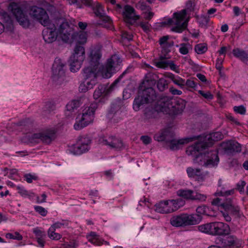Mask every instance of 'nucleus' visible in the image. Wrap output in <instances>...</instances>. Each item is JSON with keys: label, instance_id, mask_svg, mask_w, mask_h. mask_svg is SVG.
<instances>
[{"label": "nucleus", "instance_id": "37998d69", "mask_svg": "<svg viewBox=\"0 0 248 248\" xmlns=\"http://www.w3.org/2000/svg\"><path fill=\"white\" fill-rule=\"evenodd\" d=\"M93 10L96 16H102L103 10L101 5L100 3L97 2L94 4Z\"/></svg>", "mask_w": 248, "mask_h": 248}, {"label": "nucleus", "instance_id": "49530a36", "mask_svg": "<svg viewBox=\"0 0 248 248\" xmlns=\"http://www.w3.org/2000/svg\"><path fill=\"white\" fill-rule=\"evenodd\" d=\"M207 209H208V208L205 205L199 206L198 207H197V208L196 209V212L197 213V215H199L200 216V217H201V215L207 214ZM201 218L202 219V218Z\"/></svg>", "mask_w": 248, "mask_h": 248}, {"label": "nucleus", "instance_id": "dca6fc26", "mask_svg": "<svg viewBox=\"0 0 248 248\" xmlns=\"http://www.w3.org/2000/svg\"><path fill=\"white\" fill-rule=\"evenodd\" d=\"M74 32L67 23H63L58 29V38L64 43L71 44L73 42Z\"/></svg>", "mask_w": 248, "mask_h": 248}, {"label": "nucleus", "instance_id": "6e6d98bb", "mask_svg": "<svg viewBox=\"0 0 248 248\" xmlns=\"http://www.w3.org/2000/svg\"><path fill=\"white\" fill-rule=\"evenodd\" d=\"M140 139L143 143L146 145L150 143L152 140L151 138L148 136H141Z\"/></svg>", "mask_w": 248, "mask_h": 248}, {"label": "nucleus", "instance_id": "9d476101", "mask_svg": "<svg viewBox=\"0 0 248 248\" xmlns=\"http://www.w3.org/2000/svg\"><path fill=\"white\" fill-rule=\"evenodd\" d=\"M185 202L181 199L163 200L155 205V210L161 214H170L183 206Z\"/></svg>", "mask_w": 248, "mask_h": 248}, {"label": "nucleus", "instance_id": "412c9836", "mask_svg": "<svg viewBox=\"0 0 248 248\" xmlns=\"http://www.w3.org/2000/svg\"><path fill=\"white\" fill-rule=\"evenodd\" d=\"M186 172L189 177L199 182L205 181L209 176L207 172H202L200 169L192 167L187 168Z\"/></svg>", "mask_w": 248, "mask_h": 248}, {"label": "nucleus", "instance_id": "69168bd1", "mask_svg": "<svg viewBox=\"0 0 248 248\" xmlns=\"http://www.w3.org/2000/svg\"><path fill=\"white\" fill-rule=\"evenodd\" d=\"M227 50V47L226 46H222L220 48V49L218 51V53L219 55H225Z\"/></svg>", "mask_w": 248, "mask_h": 248}, {"label": "nucleus", "instance_id": "5701e85b", "mask_svg": "<svg viewBox=\"0 0 248 248\" xmlns=\"http://www.w3.org/2000/svg\"><path fill=\"white\" fill-rule=\"evenodd\" d=\"M224 246L225 247H241L244 242L242 240L239 239L234 236L233 235H229L226 236L223 239Z\"/></svg>", "mask_w": 248, "mask_h": 248}, {"label": "nucleus", "instance_id": "5fc2aeb1", "mask_svg": "<svg viewBox=\"0 0 248 248\" xmlns=\"http://www.w3.org/2000/svg\"><path fill=\"white\" fill-rule=\"evenodd\" d=\"M154 139H155V140H157L158 141L163 140L165 139V136L163 132H161L155 134L154 136Z\"/></svg>", "mask_w": 248, "mask_h": 248}, {"label": "nucleus", "instance_id": "4c0bfd02", "mask_svg": "<svg viewBox=\"0 0 248 248\" xmlns=\"http://www.w3.org/2000/svg\"><path fill=\"white\" fill-rule=\"evenodd\" d=\"M177 47H179V52L183 55L187 54L189 50L191 49V47L189 44H180L179 45L177 46Z\"/></svg>", "mask_w": 248, "mask_h": 248}, {"label": "nucleus", "instance_id": "2f4dec72", "mask_svg": "<svg viewBox=\"0 0 248 248\" xmlns=\"http://www.w3.org/2000/svg\"><path fill=\"white\" fill-rule=\"evenodd\" d=\"M194 191L190 189H180L177 191V195L185 199L192 200Z\"/></svg>", "mask_w": 248, "mask_h": 248}, {"label": "nucleus", "instance_id": "c03bdc74", "mask_svg": "<svg viewBox=\"0 0 248 248\" xmlns=\"http://www.w3.org/2000/svg\"><path fill=\"white\" fill-rule=\"evenodd\" d=\"M206 198L207 197L206 195L198 193L196 191H194L192 200H198L199 201L203 202L206 200Z\"/></svg>", "mask_w": 248, "mask_h": 248}, {"label": "nucleus", "instance_id": "423d86ee", "mask_svg": "<svg viewBox=\"0 0 248 248\" xmlns=\"http://www.w3.org/2000/svg\"><path fill=\"white\" fill-rule=\"evenodd\" d=\"M30 14L38 20L42 25L47 26L43 31V36L45 41L47 43L54 42L58 37V31H57L53 24H49L48 16L46 12L42 8L36 6L31 8Z\"/></svg>", "mask_w": 248, "mask_h": 248}, {"label": "nucleus", "instance_id": "e433bc0d", "mask_svg": "<svg viewBox=\"0 0 248 248\" xmlns=\"http://www.w3.org/2000/svg\"><path fill=\"white\" fill-rule=\"evenodd\" d=\"M55 230L50 227L47 231L48 236L52 240H58L61 238L62 235L60 233L55 232Z\"/></svg>", "mask_w": 248, "mask_h": 248}, {"label": "nucleus", "instance_id": "0e129e2a", "mask_svg": "<svg viewBox=\"0 0 248 248\" xmlns=\"http://www.w3.org/2000/svg\"><path fill=\"white\" fill-rule=\"evenodd\" d=\"M46 196L45 194L43 193L41 195L40 197H38L37 201L38 202L42 203L46 202Z\"/></svg>", "mask_w": 248, "mask_h": 248}, {"label": "nucleus", "instance_id": "09e8293b", "mask_svg": "<svg viewBox=\"0 0 248 248\" xmlns=\"http://www.w3.org/2000/svg\"><path fill=\"white\" fill-rule=\"evenodd\" d=\"M24 177L26 181L29 183L37 179V176L35 174H26L24 175Z\"/></svg>", "mask_w": 248, "mask_h": 248}, {"label": "nucleus", "instance_id": "6e6552de", "mask_svg": "<svg viewBox=\"0 0 248 248\" xmlns=\"http://www.w3.org/2000/svg\"><path fill=\"white\" fill-rule=\"evenodd\" d=\"M8 9L12 15L4 11H0V20L3 23L0 22V34L5 30L7 31L12 32L14 29V21L16 19V2L12 1L10 3Z\"/></svg>", "mask_w": 248, "mask_h": 248}, {"label": "nucleus", "instance_id": "473e14b6", "mask_svg": "<svg viewBox=\"0 0 248 248\" xmlns=\"http://www.w3.org/2000/svg\"><path fill=\"white\" fill-rule=\"evenodd\" d=\"M16 190L22 197L32 199L34 197V194L31 191H27L24 187L20 186H16Z\"/></svg>", "mask_w": 248, "mask_h": 248}, {"label": "nucleus", "instance_id": "ddd939ff", "mask_svg": "<svg viewBox=\"0 0 248 248\" xmlns=\"http://www.w3.org/2000/svg\"><path fill=\"white\" fill-rule=\"evenodd\" d=\"M119 80H116L110 86L106 85H99L95 90L93 93V97L95 100L99 102H104L108 95L113 92L116 88V85Z\"/></svg>", "mask_w": 248, "mask_h": 248}, {"label": "nucleus", "instance_id": "39448f33", "mask_svg": "<svg viewBox=\"0 0 248 248\" xmlns=\"http://www.w3.org/2000/svg\"><path fill=\"white\" fill-rule=\"evenodd\" d=\"M234 192V189L226 190L225 188L221 187L220 190H218L215 193V195L221 196L222 198H216L212 202V205L218 207L224 219L227 221L231 220V215H237L239 212V208L233 205L230 199H227L225 202H224V197L232 195Z\"/></svg>", "mask_w": 248, "mask_h": 248}, {"label": "nucleus", "instance_id": "4d7b16f0", "mask_svg": "<svg viewBox=\"0 0 248 248\" xmlns=\"http://www.w3.org/2000/svg\"><path fill=\"white\" fill-rule=\"evenodd\" d=\"M122 38L123 39H126L128 41L132 40L133 35L127 32H124L122 35Z\"/></svg>", "mask_w": 248, "mask_h": 248}, {"label": "nucleus", "instance_id": "603ef678", "mask_svg": "<svg viewBox=\"0 0 248 248\" xmlns=\"http://www.w3.org/2000/svg\"><path fill=\"white\" fill-rule=\"evenodd\" d=\"M199 93L201 94L204 98L208 100H212L213 98V95L209 92H204L201 90L198 91Z\"/></svg>", "mask_w": 248, "mask_h": 248}, {"label": "nucleus", "instance_id": "8fccbe9b", "mask_svg": "<svg viewBox=\"0 0 248 248\" xmlns=\"http://www.w3.org/2000/svg\"><path fill=\"white\" fill-rule=\"evenodd\" d=\"M35 210L43 216H46L47 214V211L43 207L40 206H34Z\"/></svg>", "mask_w": 248, "mask_h": 248}, {"label": "nucleus", "instance_id": "7ed1b4c3", "mask_svg": "<svg viewBox=\"0 0 248 248\" xmlns=\"http://www.w3.org/2000/svg\"><path fill=\"white\" fill-rule=\"evenodd\" d=\"M195 10V3L191 1H189L186 3L185 9L174 13L172 18H168L160 24L162 26H170L172 31L181 33L186 27L189 19L190 13Z\"/></svg>", "mask_w": 248, "mask_h": 248}, {"label": "nucleus", "instance_id": "3c124183", "mask_svg": "<svg viewBox=\"0 0 248 248\" xmlns=\"http://www.w3.org/2000/svg\"><path fill=\"white\" fill-rule=\"evenodd\" d=\"M55 109V107L51 103H47L44 108L45 114L50 113Z\"/></svg>", "mask_w": 248, "mask_h": 248}, {"label": "nucleus", "instance_id": "774afa93", "mask_svg": "<svg viewBox=\"0 0 248 248\" xmlns=\"http://www.w3.org/2000/svg\"><path fill=\"white\" fill-rule=\"evenodd\" d=\"M148 76H146L145 79H144V80L143 82V84L145 85L146 82H147V83L149 82V84H150V85L154 84L155 83V80L148 79Z\"/></svg>", "mask_w": 248, "mask_h": 248}, {"label": "nucleus", "instance_id": "052dcab7", "mask_svg": "<svg viewBox=\"0 0 248 248\" xmlns=\"http://www.w3.org/2000/svg\"><path fill=\"white\" fill-rule=\"evenodd\" d=\"M223 62V59L221 58H217L216 64V66L217 69L220 70L222 68V63Z\"/></svg>", "mask_w": 248, "mask_h": 248}, {"label": "nucleus", "instance_id": "4468645a", "mask_svg": "<svg viewBox=\"0 0 248 248\" xmlns=\"http://www.w3.org/2000/svg\"><path fill=\"white\" fill-rule=\"evenodd\" d=\"M91 142V140L89 138L83 137L78 141L76 144L70 146L68 151L73 155H81L89 150Z\"/></svg>", "mask_w": 248, "mask_h": 248}, {"label": "nucleus", "instance_id": "bb28decb", "mask_svg": "<svg viewBox=\"0 0 248 248\" xmlns=\"http://www.w3.org/2000/svg\"><path fill=\"white\" fill-rule=\"evenodd\" d=\"M88 241L95 246H101L103 244L104 241L95 232H92L87 235ZM104 243L108 245V243L104 241Z\"/></svg>", "mask_w": 248, "mask_h": 248}, {"label": "nucleus", "instance_id": "13d9d810", "mask_svg": "<svg viewBox=\"0 0 248 248\" xmlns=\"http://www.w3.org/2000/svg\"><path fill=\"white\" fill-rule=\"evenodd\" d=\"M185 85H186L187 87L194 88L196 87V84L193 80L188 79L185 82Z\"/></svg>", "mask_w": 248, "mask_h": 248}, {"label": "nucleus", "instance_id": "2eb2a0df", "mask_svg": "<svg viewBox=\"0 0 248 248\" xmlns=\"http://www.w3.org/2000/svg\"><path fill=\"white\" fill-rule=\"evenodd\" d=\"M55 133L53 128H46L32 134L30 139L31 142H39L42 141L45 143H50Z\"/></svg>", "mask_w": 248, "mask_h": 248}, {"label": "nucleus", "instance_id": "a19ab883", "mask_svg": "<svg viewBox=\"0 0 248 248\" xmlns=\"http://www.w3.org/2000/svg\"><path fill=\"white\" fill-rule=\"evenodd\" d=\"M197 19L199 24L202 26H206L209 21V17L205 15L197 16Z\"/></svg>", "mask_w": 248, "mask_h": 248}, {"label": "nucleus", "instance_id": "ea45409f", "mask_svg": "<svg viewBox=\"0 0 248 248\" xmlns=\"http://www.w3.org/2000/svg\"><path fill=\"white\" fill-rule=\"evenodd\" d=\"M114 139L115 137L113 136L103 137L100 138V141L104 145H108L110 147L111 144Z\"/></svg>", "mask_w": 248, "mask_h": 248}, {"label": "nucleus", "instance_id": "bf43d9fd", "mask_svg": "<svg viewBox=\"0 0 248 248\" xmlns=\"http://www.w3.org/2000/svg\"><path fill=\"white\" fill-rule=\"evenodd\" d=\"M170 93L173 95H181L182 93L181 91L176 89L173 87H170Z\"/></svg>", "mask_w": 248, "mask_h": 248}, {"label": "nucleus", "instance_id": "a18cd8bd", "mask_svg": "<svg viewBox=\"0 0 248 248\" xmlns=\"http://www.w3.org/2000/svg\"><path fill=\"white\" fill-rule=\"evenodd\" d=\"M123 146L122 140L119 139L115 138L110 147L115 149H120Z\"/></svg>", "mask_w": 248, "mask_h": 248}, {"label": "nucleus", "instance_id": "680f3d73", "mask_svg": "<svg viewBox=\"0 0 248 248\" xmlns=\"http://www.w3.org/2000/svg\"><path fill=\"white\" fill-rule=\"evenodd\" d=\"M140 26L145 32H147L150 29V25L147 23L141 22Z\"/></svg>", "mask_w": 248, "mask_h": 248}, {"label": "nucleus", "instance_id": "20e7f679", "mask_svg": "<svg viewBox=\"0 0 248 248\" xmlns=\"http://www.w3.org/2000/svg\"><path fill=\"white\" fill-rule=\"evenodd\" d=\"M88 34L86 31H80L74 32L73 42L77 44L74 52L70 57L69 63L70 71L76 72L81 68L83 62L85 58L84 47L79 45H84L87 41Z\"/></svg>", "mask_w": 248, "mask_h": 248}, {"label": "nucleus", "instance_id": "393cba45", "mask_svg": "<svg viewBox=\"0 0 248 248\" xmlns=\"http://www.w3.org/2000/svg\"><path fill=\"white\" fill-rule=\"evenodd\" d=\"M79 107V102L78 100L69 102L66 106L65 115L66 117H71L75 114L76 110Z\"/></svg>", "mask_w": 248, "mask_h": 248}, {"label": "nucleus", "instance_id": "f257e3e1", "mask_svg": "<svg viewBox=\"0 0 248 248\" xmlns=\"http://www.w3.org/2000/svg\"><path fill=\"white\" fill-rule=\"evenodd\" d=\"M101 57L99 49H93L90 53V65L83 69V81L79 86L80 92L85 93L93 89L97 83V78L101 77L108 78L114 74L119 66L121 60L118 56L113 55L103 65L99 64Z\"/></svg>", "mask_w": 248, "mask_h": 248}, {"label": "nucleus", "instance_id": "c9c22d12", "mask_svg": "<svg viewBox=\"0 0 248 248\" xmlns=\"http://www.w3.org/2000/svg\"><path fill=\"white\" fill-rule=\"evenodd\" d=\"M233 55L243 61H246L248 58V54L243 50L235 48L232 50Z\"/></svg>", "mask_w": 248, "mask_h": 248}, {"label": "nucleus", "instance_id": "72a5a7b5", "mask_svg": "<svg viewBox=\"0 0 248 248\" xmlns=\"http://www.w3.org/2000/svg\"><path fill=\"white\" fill-rule=\"evenodd\" d=\"M213 222L202 224L198 226V230L202 232L213 235Z\"/></svg>", "mask_w": 248, "mask_h": 248}, {"label": "nucleus", "instance_id": "f3484780", "mask_svg": "<svg viewBox=\"0 0 248 248\" xmlns=\"http://www.w3.org/2000/svg\"><path fill=\"white\" fill-rule=\"evenodd\" d=\"M65 64L59 58L55 59L52 67V77L55 81H62L65 76Z\"/></svg>", "mask_w": 248, "mask_h": 248}, {"label": "nucleus", "instance_id": "1a4fd4ad", "mask_svg": "<svg viewBox=\"0 0 248 248\" xmlns=\"http://www.w3.org/2000/svg\"><path fill=\"white\" fill-rule=\"evenodd\" d=\"M96 105L92 104L86 106L82 110L81 115H78L76 119L74 128L76 130H80L93 122Z\"/></svg>", "mask_w": 248, "mask_h": 248}, {"label": "nucleus", "instance_id": "6ab92c4d", "mask_svg": "<svg viewBox=\"0 0 248 248\" xmlns=\"http://www.w3.org/2000/svg\"><path fill=\"white\" fill-rule=\"evenodd\" d=\"M170 56L165 55L161 56L159 59L155 60L154 62V65L159 68L167 69L168 67L175 71L177 73H179L178 66L174 64L172 61L168 60Z\"/></svg>", "mask_w": 248, "mask_h": 248}, {"label": "nucleus", "instance_id": "c85d7f7f", "mask_svg": "<svg viewBox=\"0 0 248 248\" xmlns=\"http://www.w3.org/2000/svg\"><path fill=\"white\" fill-rule=\"evenodd\" d=\"M33 232L35 235V237L39 246L42 248L44 247L45 243V232L38 228L34 229Z\"/></svg>", "mask_w": 248, "mask_h": 248}, {"label": "nucleus", "instance_id": "4be33fe9", "mask_svg": "<svg viewBox=\"0 0 248 248\" xmlns=\"http://www.w3.org/2000/svg\"><path fill=\"white\" fill-rule=\"evenodd\" d=\"M213 235H227L230 232L229 226L221 222H213Z\"/></svg>", "mask_w": 248, "mask_h": 248}, {"label": "nucleus", "instance_id": "b1692460", "mask_svg": "<svg viewBox=\"0 0 248 248\" xmlns=\"http://www.w3.org/2000/svg\"><path fill=\"white\" fill-rule=\"evenodd\" d=\"M136 8L142 11L141 15L144 19L149 20L153 16L154 14L151 12L150 8L146 4H143L142 1H140L136 4Z\"/></svg>", "mask_w": 248, "mask_h": 248}, {"label": "nucleus", "instance_id": "338daca9", "mask_svg": "<svg viewBox=\"0 0 248 248\" xmlns=\"http://www.w3.org/2000/svg\"><path fill=\"white\" fill-rule=\"evenodd\" d=\"M8 176L11 178L13 179H15L16 177V170H10L9 172H8Z\"/></svg>", "mask_w": 248, "mask_h": 248}, {"label": "nucleus", "instance_id": "0eeeda50", "mask_svg": "<svg viewBox=\"0 0 248 248\" xmlns=\"http://www.w3.org/2000/svg\"><path fill=\"white\" fill-rule=\"evenodd\" d=\"M186 104L185 100L179 99L175 101L174 106H173L170 100L163 98L158 101L155 108H146L144 114L147 119H150L154 117L156 113L159 111L170 114L171 109L175 114L181 113L185 109Z\"/></svg>", "mask_w": 248, "mask_h": 248}, {"label": "nucleus", "instance_id": "f03ea898", "mask_svg": "<svg viewBox=\"0 0 248 248\" xmlns=\"http://www.w3.org/2000/svg\"><path fill=\"white\" fill-rule=\"evenodd\" d=\"M186 153L188 155L194 157V162L201 166L215 167L219 161L217 151H209L208 148L203 144L201 146H199V144L189 146Z\"/></svg>", "mask_w": 248, "mask_h": 248}, {"label": "nucleus", "instance_id": "aec40b11", "mask_svg": "<svg viewBox=\"0 0 248 248\" xmlns=\"http://www.w3.org/2000/svg\"><path fill=\"white\" fill-rule=\"evenodd\" d=\"M122 15L124 22L129 24L134 23L140 18V16L137 15L134 9L129 5L124 7Z\"/></svg>", "mask_w": 248, "mask_h": 248}, {"label": "nucleus", "instance_id": "a878e982", "mask_svg": "<svg viewBox=\"0 0 248 248\" xmlns=\"http://www.w3.org/2000/svg\"><path fill=\"white\" fill-rule=\"evenodd\" d=\"M223 146L226 151L230 153L240 152L241 151L240 144L235 141H228L224 143Z\"/></svg>", "mask_w": 248, "mask_h": 248}, {"label": "nucleus", "instance_id": "9b49d317", "mask_svg": "<svg viewBox=\"0 0 248 248\" xmlns=\"http://www.w3.org/2000/svg\"><path fill=\"white\" fill-rule=\"evenodd\" d=\"M201 220L199 215L184 213L172 217L170 222L173 226L178 227L196 225Z\"/></svg>", "mask_w": 248, "mask_h": 248}, {"label": "nucleus", "instance_id": "cd10ccee", "mask_svg": "<svg viewBox=\"0 0 248 248\" xmlns=\"http://www.w3.org/2000/svg\"><path fill=\"white\" fill-rule=\"evenodd\" d=\"M196 139V137L186 138L179 140H172L170 143V148L171 150H176L180 148V146L185 143L193 141Z\"/></svg>", "mask_w": 248, "mask_h": 248}, {"label": "nucleus", "instance_id": "de8ad7c7", "mask_svg": "<svg viewBox=\"0 0 248 248\" xmlns=\"http://www.w3.org/2000/svg\"><path fill=\"white\" fill-rule=\"evenodd\" d=\"M246 185V182L244 181H240L236 185V189L241 194L245 193L244 187Z\"/></svg>", "mask_w": 248, "mask_h": 248}, {"label": "nucleus", "instance_id": "a211bd4d", "mask_svg": "<svg viewBox=\"0 0 248 248\" xmlns=\"http://www.w3.org/2000/svg\"><path fill=\"white\" fill-rule=\"evenodd\" d=\"M223 138V135L221 132H216L205 136H200L195 144H199L200 146L203 144L205 147L208 148L213 144V141L219 140Z\"/></svg>", "mask_w": 248, "mask_h": 248}, {"label": "nucleus", "instance_id": "79ce46f5", "mask_svg": "<svg viewBox=\"0 0 248 248\" xmlns=\"http://www.w3.org/2000/svg\"><path fill=\"white\" fill-rule=\"evenodd\" d=\"M68 222L67 220H62L54 223L53 225H51V227H53V228L57 229L63 228L68 226Z\"/></svg>", "mask_w": 248, "mask_h": 248}, {"label": "nucleus", "instance_id": "864d4df0", "mask_svg": "<svg viewBox=\"0 0 248 248\" xmlns=\"http://www.w3.org/2000/svg\"><path fill=\"white\" fill-rule=\"evenodd\" d=\"M234 111L237 113L244 114L246 113V108L243 106H235L233 108Z\"/></svg>", "mask_w": 248, "mask_h": 248}, {"label": "nucleus", "instance_id": "c756f323", "mask_svg": "<svg viewBox=\"0 0 248 248\" xmlns=\"http://www.w3.org/2000/svg\"><path fill=\"white\" fill-rule=\"evenodd\" d=\"M16 20L20 25L24 28L28 27L30 22L29 20L25 17L23 11L16 7Z\"/></svg>", "mask_w": 248, "mask_h": 248}, {"label": "nucleus", "instance_id": "58836bf2", "mask_svg": "<svg viewBox=\"0 0 248 248\" xmlns=\"http://www.w3.org/2000/svg\"><path fill=\"white\" fill-rule=\"evenodd\" d=\"M207 50V46L205 44H199L195 47V50L198 54H202Z\"/></svg>", "mask_w": 248, "mask_h": 248}, {"label": "nucleus", "instance_id": "7c9ffc66", "mask_svg": "<svg viewBox=\"0 0 248 248\" xmlns=\"http://www.w3.org/2000/svg\"><path fill=\"white\" fill-rule=\"evenodd\" d=\"M168 36H164L160 39L159 43L163 49L162 54L169 52L170 48L173 45L172 43L168 42Z\"/></svg>", "mask_w": 248, "mask_h": 248}, {"label": "nucleus", "instance_id": "f704fd0d", "mask_svg": "<svg viewBox=\"0 0 248 248\" xmlns=\"http://www.w3.org/2000/svg\"><path fill=\"white\" fill-rule=\"evenodd\" d=\"M168 78H170L175 84L178 85L181 88H183L185 85V80L180 77L176 76L170 73L168 75Z\"/></svg>", "mask_w": 248, "mask_h": 248}, {"label": "nucleus", "instance_id": "e2e57ef3", "mask_svg": "<svg viewBox=\"0 0 248 248\" xmlns=\"http://www.w3.org/2000/svg\"><path fill=\"white\" fill-rule=\"evenodd\" d=\"M78 244L76 241L70 242L69 244L66 245V248H76L78 247Z\"/></svg>", "mask_w": 248, "mask_h": 248}, {"label": "nucleus", "instance_id": "f8f14e48", "mask_svg": "<svg viewBox=\"0 0 248 248\" xmlns=\"http://www.w3.org/2000/svg\"><path fill=\"white\" fill-rule=\"evenodd\" d=\"M155 92L152 88H147L144 90L141 95H139L133 102V108L135 111L140 109V106L153 101L155 98Z\"/></svg>", "mask_w": 248, "mask_h": 248}]
</instances>
